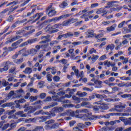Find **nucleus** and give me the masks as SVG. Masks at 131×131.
<instances>
[{"label": "nucleus", "mask_w": 131, "mask_h": 131, "mask_svg": "<svg viewBox=\"0 0 131 131\" xmlns=\"http://www.w3.org/2000/svg\"><path fill=\"white\" fill-rule=\"evenodd\" d=\"M75 113H86L85 114V116H86L89 119L94 120V118H93V115H92V112L86 108L81 110H77L76 112H72L71 113V116H74V115H75Z\"/></svg>", "instance_id": "obj_1"}, {"label": "nucleus", "mask_w": 131, "mask_h": 131, "mask_svg": "<svg viewBox=\"0 0 131 131\" xmlns=\"http://www.w3.org/2000/svg\"><path fill=\"white\" fill-rule=\"evenodd\" d=\"M69 17V14H63L62 15L60 16L59 17H55L53 18L52 19H50L49 20V22H54L56 23L58 22V21H60V20H62V19H65V18H68Z\"/></svg>", "instance_id": "obj_2"}, {"label": "nucleus", "mask_w": 131, "mask_h": 131, "mask_svg": "<svg viewBox=\"0 0 131 131\" xmlns=\"http://www.w3.org/2000/svg\"><path fill=\"white\" fill-rule=\"evenodd\" d=\"M13 63L10 61L4 62L2 63V66H4V68H0V72H6L9 70V65H12Z\"/></svg>", "instance_id": "obj_3"}, {"label": "nucleus", "mask_w": 131, "mask_h": 131, "mask_svg": "<svg viewBox=\"0 0 131 131\" xmlns=\"http://www.w3.org/2000/svg\"><path fill=\"white\" fill-rule=\"evenodd\" d=\"M91 81H93L95 84H96L95 88L96 89H101L102 88L103 82L101 80H98L96 79H93L91 80Z\"/></svg>", "instance_id": "obj_4"}, {"label": "nucleus", "mask_w": 131, "mask_h": 131, "mask_svg": "<svg viewBox=\"0 0 131 131\" xmlns=\"http://www.w3.org/2000/svg\"><path fill=\"white\" fill-rule=\"evenodd\" d=\"M110 116H112V113L107 114L103 116H92V118L95 119V118H105L106 119H109Z\"/></svg>", "instance_id": "obj_5"}, {"label": "nucleus", "mask_w": 131, "mask_h": 131, "mask_svg": "<svg viewBox=\"0 0 131 131\" xmlns=\"http://www.w3.org/2000/svg\"><path fill=\"white\" fill-rule=\"evenodd\" d=\"M50 35L42 36L41 37V39L42 41L39 42V43H47L50 41Z\"/></svg>", "instance_id": "obj_6"}, {"label": "nucleus", "mask_w": 131, "mask_h": 131, "mask_svg": "<svg viewBox=\"0 0 131 131\" xmlns=\"http://www.w3.org/2000/svg\"><path fill=\"white\" fill-rule=\"evenodd\" d=\"M25 53H26V50L23 49L19 51L18 53L13 55L12 58L13 59H16V58H18V55H21V54H22L23 56H27V55L25 54Z\"/></svg>", "instance_id": "obj_7"}, {"label": "nucleus", "mask_w": 131, "mask_h": 131, "mask_svg": "<svg viewBox=\"0 0 131 131\" xmlns=\"http://www.w3.org/2000/svg\"><path fill=\"white\" fill-rule=\"evenodd\" d=\"M59 26H60V27L62 26V24H56L54 25L53 26H52V29L53 30L52 31V33H55V32H58V31H59V29H58L57 28H59Z\"/></svg>", "instance_id": "obj_8"}, {"label": "nucleus", "mask_w": 131, "mask_h": 131, "mask_svg": "<svg viewBox=\"0 0 131 131\" xmlns=\"http://www.w3.org/2000/svg\"><path fill=\"white\" fill-rule=\"evenodd\" d=\"M15 98H20L23 94H24V91L22 89H19L15 91Z\"/></svg>", "instance_id": "obj_9"}, {"label": "nucleus", "mask_w": 131, "mask_h": 131, "mask_svg": "<svg viewBox=\"0 0 131 131\" xmlns=\"http://www.w3.org/2000/svg\"><path fill=\"white\" fill-rule=\"evenodd\" d=\"M86 34L88 35V37H93L96 35L95 33V31L93 30H89L87 32Z\"/></svg>", "instance_id": "obj_10"}, {"label": "nucleus", "mask_w": 131, "mask_h": 131, "mask_svg": "<svg viewBox=\"0 0 131 131\" xmlns=\"http://www.w3.org/2000/svg\"><path fill=\"white\" fill-rule=\"evenodd\" d=\"M65 95V92L63 91H60L57 93V95L52 96V98H55L56 99H59V98H62V96Z\"/></svg>", "instance_id": "obj_11"}, {"label": "nucleus", "mask_w": 131, "mask_h": 131, "mask_svg": "<svg viewBox=\"0 0 131 131\" xmlns=\"http://www.w3.org/2000/svg\"><path fill=\"white\" fill-rule=\"evenodd\" d=\"M81 107H85L86 108H92V106H91V103L86 101H83L81 103Z\"/></svg>", "instance_id": "obj_12"}, {"label": "nucleus", "mask_w": 131, "mask_h": 131, "mask_svg": "<svg viewBox=\"0 0 131 131\" xmlns=\"http://www.w3.org/2000/svg\"><path fill=\"white\" fill-rule=\"evenodd\" d=\"M57 14V11L55 9H51V10H49V12L48 13V15L49 17H53V16H55Z\"/></svg>", "instance_id": "obj_13"}, {"label": "nucleus", "mask_w": 131, "mask_h": 131, "mask_svg": "<svg viewBox=\"0 0 131 131\" xmlns=\"http://www.w3.org/2000/svg\"><path fill=\"white\" fill-rule=\"evenodd\" d=\"M21 38V36H17L16 37H14L11 38V39H9L5 42V43L6 45H8V43H9V42H13L14 41H16V40H17V39H19V38Z\"/></svg>", "instance_id": "obj_14"}, {"label": "nucleus", "mask_w": 131, "mask_h": 131, "mask_svg": "<svg viewBox=\"0 0 131 131\" xmlns=\"http://www.w3.org/2000/svg\"><path fill=\"white\" fill-rule=\"evenodd\" d=\"M33 43V40L32 39H31V40H28L26 42H25L23 43H21L19 47L20 48H22L23 47H25V46H28V45H31V43Z\"/></svg>", "instance_id": "obj_15"}, {"label": "nucleus", "mask_w": 131, "mask_h": 131, "mask_svg": "<svg viewBox=\"0 0 131 131\" xmlns=\"http://www.w3.org/2000/svg\"><path fill=\"white\" fill-rule=\"evenodd\" d=\"M76 95L80 98H83V97H85L87 96L88 93L86 92H81L80 91H78L77 92Z\"/></svg>", "instance_id": "obj_16"}, {"label": "nucleus", "mask_w": 131, "mask_h": 131, "mask_svg": "<svg viewBox=\"0 0 131 131\" xmlns=\"http://www.w3.org/2000/svg\"><path fill=\"white\" fill-rule=\"evenodd\" d=\"M24 112L23 111H19L17 112L16 113H15V115H18V116H20V117H27V114H24Z\"/></svg>", "instance_id": "obj_17"}, {"label": "nucleus", "mask_w": 131, "mask_h": 131, "mask_svg": "<svg viewBox=\"0 0 131 131\" xmlns=\"http://www.w3.org/2000/svg\"><path fill=\"white\" fill-rule=\"evenodd\" d=\"M58 105V103L54 102L51 103L49 105L43 107V109H50V108H53V107H55V106H57Z\"/></svg>", "instance_id": "obj_18"}, {"label": "nucleus", "mask_w": 131, "mask_h": 131, "mask_svg": "<svg viewBox=\"0 0 131 131\" xmlns=\"http://www.w3.org/2000/svg\"><path fill=\"white\" fill-rule=\"evenodd\" d=\"M36 119H41V120L39 121V122H43V121H46L47 119H48V117H41L38 118H34L33 120H36Z\"/></svg>", "instance_id": "obj_19"}, {"label": "nucleus", "mask_w": 131, "mask_h": 131, "mask_svg": "<svg viewBox=\"0 0 131 131\" xmlns=\"http://www.w3.org/2000/svg\"><path fill=\"white\" fill-rule=\"evenodd\" d=\"M15 94V92L13 91H11L8 95V99H14Z\"/></svg>", "instance_id": "obj_20"}, {"label": "nucleus", "mask_w": 131, "mask_h": 131, "mask_svg": "<svg viewBox=\"0 0 131 131\" xmlns=\"http://www.w3.org/2000/svg\"><path fill=\"white\" fill-rule=\"evenodd\" d=\"M42 15H43L42 13H37L34 15V19H35V21H37V20H39Z\"/></svg>", "instance_id": "obj_21"}, {"label": "nucleus", "mask_w": 131, "mask_h": 131, "mask_svg": "<svg viewBox=\"0 0 131 131\" xmlns=\"http://www.w3.org/2000/svg\"><path fill=\"white\" fill-rule=\"evenodd\" d=\"M23 72L25 74H30V73L32 72V69L30 68H27L25 71H23Z\"/></svg>", "instance_id": "obj_22"}, {"label": "nucleus", "mask_w": 131, "mask_h": 131, "mask_svg": "<svg viewBox=\"0 0 131 131\" xmlns=\"http://www.w3.org/2000/svg\"><path fill=\"white\" fill-rule=\"evenodd\" d=\"M68 6V3H67V1H63L60 5L59 7L61 9H64V8H66Z\"/></svg>", "instance_id": "obj_23"}, {"label": "nucleus", "mask_w": 131, "mask_h": 131, "mask_svg": "<svg viewBox=\"0 0 131 131\" xmlns=\"http://www.w3.org/2000/svg\"><path fill=\"white\" fill-rule=\"evenodd\" d=\"M115 48V46L113 44L108 45L105 48L106 51H109V49H111V51H113Z\"/></svg>", "instance_id": "obj_24"}, {"label": "nucleus", "mask_w": 131, "mask_h": 131, "mask_svg": "<svg viewBox=\"0 0 131 131\" xmlns=\"http://www.w3.org/2000/svg\"><path fill=\"white\" fill-rule=\"evenodd\" d=\"M114 4H118V1H112L107 3V6H110L111 8L114 7Z\"/></svg>", "instance_id": "obj_25"}, {"label": "nucleus", "mask_w": 131, "mask_h": 131, "mask_svg": "<svg viewBox=\"0 0 131 131\" xmlns=\"http://www.w3.org/2000/svg\"><path fill=\"white\" fill-rule=\"evenodd\" d=\"M69 54L71 55V58H74L75 57V54H74V49H71L68 51Z\"/></svg>", "instance_id": "obj_26"}, {"label": "nucleus", "mask_w": 131, "mask_h": 131, "mask_svg": "<svg viewBox=\"0 0 131 131\" xmlns=\"http://www.w3.org/2000/svg\"><path fill=\"white\" fill-rule=\"evenodd\" d=\"M67 92H68L69 95L66 94L65 96L61 97V99H65V98H71V91L69 90V89H67Z\"/></svg>", "instance_id": "obj_27"}, {"label": "nucleus", "mask_w": 131, "mask_h": 131, "mask_svg": "<svg viewBox=\"0 0 131 131\" xmlns=\"http://www.w3.org/2000/svg\"><path fill=\"white\" fill-rule=\"evenodd\" d=\"M72 99L75 101V102H76V104L80 103V98L79 97L74 96L72 97Z\"/></svg>", "instance_id": "obj_28"}, {"label": "nucleus", "mask_w": 131, "mask_h": 131, "mask_svg": "<svg viewBox=\"0 0 131 131\" xmlns=\"http://www.w3.org/2000/svg\"><path fill=\"white\" fill-rule=\"evenodd\" d=\"M64 34V38H68V37H72L74 36L73 33L68 32Z\"/></svg>", "instance_id": "obj_29"}, {"label": "nucleus", "mask_w": 131, "mask_h": 131, "mask_svg": "<svg viewBox=\"0 0 131 131\" xmlns=\"http://www.w3.org/2000/svg\"><path fill=\"white\" fill-rule=\"evenodd\" d=\"M101 108L102 110H108L109 109V106L104 103H102L101 106Z\"/></svg>", "instance_id": "obj_30"}, {"label": "nucleus", "mask_w": 131, "mask_h": 131, "mask_svg": "<svg viewBox=\"0 0 131 131\" xmlns=\"http://www.w3.org/2000/svg\"><path fill=\"white\" fill-rule=\"evenodd\" d=\"M120 121L119 120H115L110 122V125H115L116 123H119Z\"/></svg>", "instance_id": "obj_31"}, {"label": "nucleus", "mask_w": 131, "mask_h": 131, "mask_svg": "<svg viewBox=\"0 0 131 131\" xmlns=\"http://www.w3.org/2000/svg\"><path fill=\"white\" fill-rule=\"evenodd\" d=\"M121 98H123V99H126V98H129V99L131 100V94H123L121 95Z\"/></svg>", "instance_id": "obj_32"}, {"label": "nucleus", "mask_w": 131, "mask_h": 131, "mask_svg": "<svg viewBox=\"0 0 131 131\" xmlns=\"http://www.w3.org/2000/svg\"><path fill=\"white\" fill-rule=\"evenodd\" d=\"M106 30L108 32H111V31H114L115 30V28L113 26H110L106 28Z\"/></svg>", "instance_id": "obj_33"}, {"label": "nucleus", "mask_w": 131, "mask_h": 131, "mask_svg": "<svg viewBox=\"0 0 131 131\" xmlns=\"http://www.w3.org/2000/svg\"><path fill=\"white\" fill-rule=\"evenodd\" d=\"M69 21L70 22V24H71L72 23H75V22H77V21H78V19L73 18L69 19Z\"/></svg>", "instance_id": "obj_34"}, {"label": "nucleus", "mask_w": 131, "mask_h": 131, "mask_svg": "<svg viewBox=\"0 0 131 131\" xmlns=\"http://www.w3.org/2000/svg\"><path fill=\"white\" fill-rule=\"evenodd\" d=\"M105 9H103L102 8H100L97 10L96 11V14L98 15H100V14H103V12L104 11Z\"/></svg>", "instance_id": "obj_35"}, {"label": "nucleus", "mask_w": 131, "mask_h": 131, "mask_svg": "<svg viewBox=\"0 0 131 131\" xmlns=\"http://www.w3.org/2000/svg\"><path fill=\"white\" fill-rule=\"evenodd\" d=\"M59 43L58 41L53 40V41H51L49 43V45H50V47H53L54 46V45H57V43Z\"/></svg>", "instance_id": "obj_36"}, {"label": "nucleus", "mask_w": 131, "mask_h": 131, "mask_svg": "<svg viewBox=\"0 0 131 131\" xmlns=\"http://www.w3.org/2000/svg\"><path fill=\"white\" fill-rule=\"evenodd\" d=\"M43 130H44V129L41 126H37L34 130V131H43Z\"/></svg>", "instance_id": "obj_37"}, {"label": "nucleus", "mask_w": 131, "mask_h": 131, "mask_svg": "<svg viewBox=\"0 0 131 131\" xmlns=\"http://www.w3.org/2000/svg\"><path fill=\"white\" fill-rule=\"evenodd\" d=\"M14 62L16 64H20V63H22V62H23V59H15L14 60Z\"/></svg>", "instance_id": "obj_38"}, {"label": "nucleus", "mask_w": 131, "mask_h": 131, "mask_svg": "<svg viewBox=\"0 0 131 131\" xmlns=\"http://www.w3.org/2000/svg\"><path fill=\"white\" fill-rule=\"evenodd\" d=\"M61 24V26H67V25H69L70 24V23L69 21V20L67 21H63L62 24Z\"/></svg>", "instance_id": "obj_39"}, {"label": "nucleus", "mask_w": 131, "mask_h": 131, "mask_svg": "<svg viewBox=\"0 0 131 131\" xmlns=\"http://www.w3.org/2000/svg\"><path fill=\"white\" fill-rule=\"evenodd\" d=\"M16 125H17V123H11L10 124V127L11 128L8 129L7 131H10L11 130V129H12V128H14V127H16Z\"/></svg>", "instance_id": "obj_40"}, {"label": "nucleus", "mask_w": 131, "mask_h": 131, "mask_svg": "<svg viewBox=\"0 0 131 131\" xmlns=\"http://www.w3.org/2000/svg\"><path fill=\"white\" fill-rule=\"evenodd\" d=\"M56 112H62L63 111L62 107H56L55 108Z\"/></svg>", "instance_id": "obj_41"}, {"label": "nucleus", "mask_w": 131, "mask_h": 131, "mask_svg": "<svg viewBox=\"0 0 131 131\" xmlns=\"http://www.w3.org/2000/svg\"><path fill=\"white\" fill-rule=\"evenodd\" d=\"M122 113H112V116H121Z\"/></svg>", "instance_id": "obj_42"}, {"label": "nucleus", "mask_w": 131, "mask_h": 131, "mask_svg": "<svg viewBox=\"0 0 131 131\" xmlns=\"http://www.w3.org/2000/svg\"><path fill=\"white\" fill-rule=\"evenodd\" d=\"M17 49V47H9L7 49V52H13V51L16 50Z\"/></svg>", "instance_id": "obj_43"}, {"label": "nucleus", "mask_w": 131, "mask_h": 131, "mask_svg": "<svg viewBox=\"0 0 131 131\" xmlns=\"http://www.w3.org/2000/svg\"><path fill=\"white\" fill-rule=\"evenodd\" d=\"M54 122H55V120H53V119H51L49 120V121L46 122V124H52V123H54Z\"/></svg>", "instance_id": "obj_44"}, {"label": "nucleus", "mask_w": 131, "mask_h": 131, "mask_svg": "<svg viewBox=\"0 0 131 131\" xmlns=\"http://www.w3.org/2000/svg\"><path fill=\"white\" fill-rule=\"evenodd\" d=\"M40 48H41V47H40V46H38V45L36 46L35 47V49H35V50H34V54H36L37 51H38V50L40 49Z\"/></svg>", "instance_id": "obj_45"}, {"label": "nucleus", "mask_w": 131, "mask_h": 131, "mask_svg": "<svg viewBox=\"0 0 131 131\" xmlns=\"http://www.w3.org/2000/svg\"><path fill=\"white\" fill-rule=\"evenodd\" d=\"M52 101V97L49 96L43 100L44 102H51Z\"/></svg>", "instance_id": "obj_46"}, {"label": "nucleus", "mask_w": 131, "mask_h": 131, "mask_svg": "<svg viewBox=\"0 0 131 131\" xmlns=\"http://www.w3.org/2000/svg\"><path fill=\"white\" fill-rule=\"evenodd\" d=\"M18 102V103H25V102H26V101L24 99H20L19 100L15 101V103H17Z\"/></svg>", "instance_id": "obj_47"}, {"label": "nucleus", "mask_w": 131, "mask_h": 131, "mask_svg": "<svg viewBox=\"0 0 131 131\" xmlns=\"http://www.w3.org/2000/svg\"><path fill=\"white\" fill-rule=\"evenodd\" d=\"M94 53H97V50H96L94 48H92L90 51H89V53L90 54V55H92V54H94Z\"/></svg>", "instance_id": "obj_48"}, {"label": "nucleus", "mask_w": 131, "mask_h": 131, "mask_svg": "<svg viewBox=\"0 0 131 131\" xmlns=\"http://www.w3.org/2000/svg\"><path fill=\"white\" fill-rule=\"evenodd\" d=\"M10 126V124H5L4 126L2 128V130H6L8 127Z\"/></svg>", "instance_id": "obj_49"}, {"label": "nucleus", "mask_w": 131, "mask_h": 131, "mask_svg": "<svg viewBox=\"0 0 131 131\" xmlns=\"http://www.w3.org/2000/svg\"><path fill=\"white\" fill-rule=\"evenodd\" d=\"M53 80L56 82H58V81H59V80H60V77L59 76H54L53 77Z\"/></svg>", "instance_id": "obj_50"}, {"label": "nucleus", "mask_w": 131, "mask_h": 131, "mask_svg": "<svg viewBox=\"0 0 131 131\" xmlns=\"http://www.w3.org/2000/svg\"><path fill=\"white\" fill-rule=\"evenodd\" d=\"M47 80H48V81H52V75L51 74H47Z\"/></svg>", "instance_id": "obj_51"}, {"label": "nucleus", "mask_w": 131, "mask_h": 131, "mask_svg": "<svg viewBox=\"0 0 131 131\" xmlns=\"http://www.w3.org/2000/svg\"><path fill=\"white\" fill-rule=\"evenodd\" d=\"M53 3L50 4V5L48 6V8L47 9V12L48 11H51V10H53Z\"/></svg>", "instance_id": "obj_52"}, {"label": "nucleus", "mask_w": 131, "mask_h": 131, "mask_svg": "<svg viewBox=\"0 0 131 131\" xmlns=\"http://www.w3.org/2000/svg\"><path fill=\"white\" fill-rule=\"evenodd\" d=\"M2 85L3 86H7V85H9V82L4 80L3 81Z\"/></svg>", "instance_id": "obj_53"}, {"label": "nucleus", "mask_w": 131, "mask_h": 131, "mask_svg": "<svg viewBox=\"0 0 131 131\" xmlns=\"http://www.w3.org/2000/svg\"><path fill=\"white\" fill-rule=\"evenodd\" d=\"M124 24H125V21H123L121 23L119 24L118 26V28H122Z\"/></svg>", "instance_id": "obj_54"}, {"label": "nucleus", "mask_w": 131, "mask_h": 131, "mask_svg": "<svg viewBox=\"0 0 131 131\" xmlns=\"http://www.w3.org/2000/svg\"><path fill=\"white\" fill-rule=\"evenodd\" d=\"M95 97H96V98H97L98 99H103L104 98L103 95H100V94H96Z\"/></svg>", "instance_id": "obj_55"}, {"label": "nucleus", "mask_w": 131, "mask_h": 131, "mask_svg": "<svg viewBox=\"0 0 131 131\" xmlns=\"http://www.w3.org/2000/svg\"><path fill=\"white\" fill-rule=\"evenodd\" d=\"M51 70H52V72H51L52 74L55 75L56 74V73H57V71H56L55 67L52 68Z\"/></svg>", "instance_id": "obj_56"}, {"label": "nucleus", "mask_w": 131, "mask_h": 131, "mask_svg": "<svg viewBox=\"0 0 131 131\" xmlns=\"http://www.w3.org/2000/svg\"><path fill=\"white\" fill-rule=\"evenodd\" d=\"M126 107V104L120 103V109H124Z\"/></svg>", "instance_id": "obj_57"}, {"label": "nucleus", "mask_w": 131, "mask_h": 131, "mask_svg": "<svg viewBox=\"0 0 131 131\" xmlns=\"http://www.w3.org/2000/svg\"><path fill=\"white\" fill-rule=\"evenodd\" d=\"M47 96V94L46 93H41L40 94V99H45Z\"/></svg>", "instance_id": "obj_58"}, {"label": "nucleus", "mask_w": 131, "mask_h": 131, "mask_svg": "<svg viewBox=\"0 0 131 131\" xmlns=\"http://www.w3.org/2000/svg\"><path fill=\"white\" fill-rule=\"evenodd\" d=\"M104 35V34H103V33H101L100 34H98V35H97L96 34L95 36V37L96 38H100V37H102V36Z\"/></svg>", "instance_id": "obj_59"}, {"label": "nucleus", "mask_w": 131, "mask_h": 131, "mask_svg": "<svg viewBox=\"0 0 131 131\" xmlns=\"http://www.w3.org/2000/svg\"><path fill=\"white\" fill-rule=\"evenodd\" d=\"M115 11H116V9H115V8L113 7L111 8L109 11H108V13H110V14H111V13H112L113 12H115Z\"/></svg>", "instance_id": "obj_60"}, {"label": "nucleus", "mask_w": 131, "mask_h": 131, "mask_svg": "<svg viewBox=\"0 0 131 131\" xmlns=\"http://www.w3.org/2000/svg\"><path fill=\"white\" fill-rule=\"evenodd\" d=\"M8 81H13L14 80V77L12 76H7Z\"/></svg>", "instance_id": "obj_61"}, {"label": "nucleus", "mask_w": 131, "mask_h": 131, "mask_svg": "<svg viewBox=\"0 0 131 131\" xmlns=\"http://www.w3.org/2000/svg\"><path fill=\"white\" fill-rule=\"evenodd\" d=\"M99 59V56L98 55H94L93 57H92L91 60H98Z\"/></svg>", "instance_id": "obj_62"}, {"label": "nucleus", "mask_w": 131, "mask_h": 131, "mask_svg": "<svg viewBox=\"0 0 131 131\" xmlns=\"http://www.w3.org/2000/svg\"><path fill=\"white\" fill-rule=\"evenodd\" d=\"M77 126L80 129V128H82L83 127H84V124H82V123H79L77 125Z\"/></svg>", "instance_id": "obj_63"}, {"label": "nucleus", "mask_w": 131, "mask_h": 131, "mask_svg": "<svg viewBox=\"0 0 131 131\" xmlns=\"http://www.w3.org/2000/svg\"><path fill=\"white\" fill-rule=\"evenodd\" d=\"M74 131H82V130L80 129L77 126L74 128H73Z\"/></svg>", "instance_id": "obj_64"}]
</instances>
